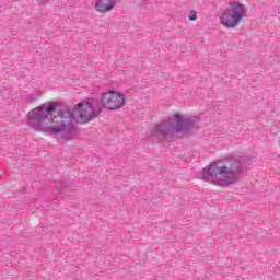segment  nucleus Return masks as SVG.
Instances as JSON below:
<instances>
[{"mask_svg": "<svg viewBox=\"0 0 280 280\" xmlns=\"http://www.w3.org/2000/svg\"><path fill=\"white\" fill-rule=\"evenodd\" d=\"M198 121H200L198 116L185 118L179 114H175L172 117V121H162L151 126L150 137H176V135L183 132V130L195 128Z\"/></svg>", "mask_w": 280, "mask_h": 280, "instance_id": "nucleus-3", "label": "nucleus"}, {"mask_svg": "<svg viewBox=\"0 0 280 280\" xmlns=\"http://www.w3.org/2000/svg\"><path fill=\"white\" fill-rule=\"evenodd\" d=\"M116 4L117 0H97L95 3V10L102 14H106V12H110Z\"/></svg>", "mask_w": 280, "mask_h": 280, "instance_id": "nucleus-6", "label": "nucleus"}, {"mask_svg": "<svg viewBox=\"0 0 280 280\" xmlns=\"http://www.w3.org/2000/svg\"><path fill=\"white\" fill-rule=\"evenodd\" d=\"M189 21H196V19H198V13H196V11H190L189 15H188Z\"/></svg>", "mask_w": 280, "mask_h": 280, "instance_id": "nucleus-8", "label": "nucleus"}, {"mask_svg": "<svg viewBox=\"0 0 280 280\" xmlns=\"http://www.w3.org/2000/svg\"><path fill=\"white\" fill-rule=\"evenodd\" d=\"M245 14L246 8L244 4L234 2L221 14L220 23L223 27H228L229 30L237 27V25H240V21L244 19Z\"/></svg>", "mask_w": 280, "mask_h": 280, "instance_id": "nucleus-4", "label": "nucleus"}, {"mask_svg": "<svg viewBox=\"0 0 280 280\" xmlns=\"http://www.w3.org/2000/svg\"><path fill=\"white\" fill-rule=\"evenodd\" d=\"M98 106H101V113L106 108V110H119L124 108L126 104V95L117 91H107L102 94L101 100H97Z\"/></svg>", "mask_w": 280, "mask_h": 280, "instance_id": "nucleus-5", "label": "nucleus"}, {"mask_svg": "<svg viewBox=\"0 0 280 280\" xmlns=\"http://www.w3.org/2000/svg\"><path fill=\"white\" fill-rule=\"evenodd\" d=\"M38 97H40V92L37 91V92H34V93H31L26 96V102H36V100H38Z\"/></svg>", "mask_w": 280, "mask_h": 280, "instance_id": "nucleus-7", "label": "nucleus"}, {"mask_svg": "<svg viewBox=\"0 0 280 280\" xmlns=\"http://www.w3.org/2000/svg\"><path fill=\"white\" fill-rule=\"evenodd\" d=\"M58 108V103H49L48 106L40 105L28 115V126L35 132H45L51 137L62 139V141H71L73 137L78 135V129L73 121L77 124H89L92 119H95L102 114V107L97 100L82 101L71 109L61 110L60 114L55 117L52 125H47L49 121L48 115L55 113Z\"/></svg>", "mask_w": 280, "mask_h": 280, "instance_id": "nucleus-1", "label": "nucleus"}, {"mask_svg": "<svg viewBox=\"0 0 280 280\" xmlns=\"http://www.w3.org/2000/svg\"><path fill=\"white\" fill-rule=\"evenodd\" d=\"M242 174H244V164L240 160L229 158L202 168L198 178L219 187H231L242 178Z\"/></svg>", "mask_w": 280, "mask_h": 280, "instance_id": "nucleus-2", "label": "nucleus"}]
</instances>
